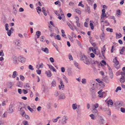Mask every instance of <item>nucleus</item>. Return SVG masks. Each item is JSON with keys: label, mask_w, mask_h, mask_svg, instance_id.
Masks as SVG:
<instances>
[{"label": "nucleus", "mask_w": 125, "mask_h": 125, "mask_svg": "<svg viewBox=\"0 0 125 125\" xmlns=\"http://www.w3.org/2000/svg\"><path fill=\"white\" fill-rule=\"evenodd\" d=\"M107 104H108V106H109V105L110 104L111 105H112L113 104V103L112 100L111 99H109L107 102Z\"/></svg>", "instance_id": "12"}, {"label": "nucleus", "mask_w": 125, "mask_h": 125, "mask_svg": "<svg viewBox=\"0 0 125 125\" xmlns=\"http://www.w3.org/2000/svg\"><path fill=\"white\" fill-rule=\"evenodd\" d=\"M13 13L15 15H16L17 13V11L16 9V8L14 6H13Z\"/></svg>", "instance_id": "28"}, {"label": "nucleus", "mask_w": 125, "mask_h": 125, "mask_svg": "<svg viewBox=\"0 0 125 125\" xmlns=\"http://www.w3.org/2000/svg\"><path fill=\"white\" fill-rule=\"evenodd\" d=\"M17 74V72L16 71H15L13 73L12 75V77L13 78H15L16 77V75Z\"/></svg>", "instance_id": "33"}, {"label": "nucleus", "mask_w": 125, "mask_h": 125, "mask_svg": "<svg viewBox=\"0 0 125 125\" xmlns=\"http://www.w3.org/2000/svg\"><path fill=\"white\" fill-rule=\"evenodd\" d=\"M60 84L61 85V86L62 88H63L64 87V85L63 84V81L62 80L60 81Z\"/></svg>", "instance_id": "39"}, {"label": "nucleus", "mask_w": 125, "mask_h": 125, "mask_svg": "<svg viewBox=\"0 0 125 125\" xmlns=\"http://www.w3.org/2000/svg\"><path fill=\"white\" fill-rule=\"evenodd\" d=\"M49 67L50 69L51 70H53V72H56V69L52 65H49Z\"/></svg>", "instance_id": "13"}, {"label": "nucleus", "mask_w": 125, "mask_h": 125, "mask_svg": "<svg viewBox=\"0 0 125 125\" xmlns=\"http://www.w3.org/2000/svg\"><path fill=\"white\" fill-rule=\"evenodd\" d=\"M65 98V95L64 94H61L59 96V98L61 99H64Z\"/></svg>", "instance_id": "20"}, {"label": "nucleus", "mask_w": 125, "mask_h": 125, "mask_svg": "<svg viewBox=\"0 0 125 125\" xmlns=\"http://www.w3.org/2000/svg\"><path fill=\"white\" fill-rule=\"evenodd\" d=\"M69 58L70 60H73V57L71 55H69Z\"/></svg>", "instance_id": "57"}, {"label": "nucleus", "mask_w": 125, "mask_h": 125, "mask_svg": "<svg viewBox=\"0 0 125 125\" xmlns=\"http://www.w3.org/2000/svg\"><path fill=\"white\" fill-rule=\"evenodd\" d=\"M61 71L62 72H64L65 71V68L63 67H62L61 68Z\"/></svg>", "instance_id": "59"}, {"label": "nucleus", "mask_w": 125, "mask_h": 125, "mask_svg": "<svg viewBox=\"0 0 125 125\" xmlns=\"http://www.w3.org/2000/svg\"><path fill=\"white\" fill-rule=\"evenodd\" d=\"M116 39L120 38L122 37V35L121 33L118 34L117 33H116Z\"/></svg>", "instance_id": "16"}, {"label": "nucleus", "mask_w": 125, "mask_h": 125, "mask_svg": "<svg viewBox=\"0 0 125 125\" xmlns=\"http://www.w3.org/2000/svg\"><path fill=\"white\" fill-rule=\"evenodd\" d=\"M121 13L120 10H118L117 11V14L118 15H120L121 14Z\"/></svg>", "instance_id": "52"}, {"label": "nucleus", "mask_w": 125, "mask_h": 125, "mask_svg": "<svg viewBox=\"0 0 125 125\" xmlns=\"http://www.w3.org/2000/svg\"><path fill=\"white\" fill-rule=\"evenodd\" d=\"M61 32L62 34V36L63 37H64L66 36V35L64 34L65 32L63 30H61Z\"/></svg>", "instance_id": "34"}, {"label": "nucleus", "mask_w": 125, "mask_h": 125, "mask_svg": "<svg viewBox=\"0 0 125 125\" xmlns=\"http://www.w3.org/2000/svg\"><path fill=\"white\" fill-rule=\"evenodd\" d=\"M76 22L77 23V26L78 27H80V23H79V21H76Z\"/></svg>", "instance_id": "48"}, {"label": "nucleus", "mask_w": 125, "mask_h": 125, "mask_svg": "<svg viewBox=\"0 0 125 125\" xmlns=\"http://www.w3.org/2000/svg\"><path fill=\"white\" fill-rule=\"evenodd\" d=\"M108 68L109 74L113 73L112 69L109 66H108Z\"/></svg>", "instance_id": "38"}, {"label": "nucleus", "mask_w": 125, "mask_h": 125, "mask_svg": "<svg viewBox=\"0 0 125 125\" xmlns=\"http://www.w3.org/2000/svg\"><path fill=\"white\" fill-rule=\"evenodd\" d=\"M89 116L92 119L94 120L95 119V116L93 114H91Z\"/></svg>", "instance_id": "30"}, {"label": "nucleus", "mask_w": 125, "mask_h": 125, "mask_svg": "<svg viewBox=\"0 0 125 125\" xmlns=\"http://www.w3.org/2000/svg\"><path fill=\"white\" fill-rule=\"evenodd\" d=\"M56 39H57L58 40H60L61 39V38L60 36L59 35H57L56 37L55 38Z\"/></svg>", "instance_id": "32"}, {"label": "nucleus", "mask_w": 125, "mask_h": 125, "mask_svg": "<svg viewBox=\"0 0 125 125\" xmlns=\"http://www.w3.org/2000/svg\"><path fill=\"white\" fill-rule=\"evenodd\" d=\"M90 25L91 27V28L92 30H93L94 28L93 25V23H94V22L92 21H90Z\"/></svg>", "instance_id": "15"}, {"label": "nucleus", "mask_w": 125, "mask_h": 125, "mask_svg": "<svg viewBox=\"0 0 125 125\" xmlns=\"http://www.w3.org/2000/svg\"><path fill=\"white\" fill-rule=\"evenodd\" d=\"M121 111L123 113H125V109L123 107H121L120 108Z\"/></svg>", "instance_id": "46"}, {"label": "nucleus", "mask_w": 125, "mask_h": 125, "mask_svg": "<svg viewBox=\"0 0 125 125\" xmlns=\"http://www.w3.org/2000/svg\"><path fill=\"white\" fill-rule=\"evenodd\" d=\"M86 80L85 79H83L82 81V83L83 84H85L86 83Z\"/></svg>", "instance_id": "45"}, {"label": "nucleus", "mask_w": 125, "mask_h": 125, "mask_svg": "<svg viewBox=\"0 0 125 125\" xmlns=\"http://www.w3.org/2000/svg\"><path fill=\"white\" fill-rule=\"evenodd\" d=\"M82 1H80L79 3V4L78 5V6H81L82 7H84V5L82 4Z\"/></svg>", "instance_id": "37"}, {"label": "nucleus", "mask_w": 125, "mask_h": 125, "mask_svg": "<svg viewBox=\"0 0 125 125\" xmlns=\"http://www.w3.org/2000/svg\"><path fill=\"white\" fill-rule=\"evenodd\" d=\"M5 29L6 31H8V27L9 26L8 24L7 23H6L5 25Z\"/></svg>", "instance_id": "44"}, {"label": "nucleus", "mask_w": 125, "mask_h": 125, "mask_svg": "<svg viewBox=\"0 0 125 125\" xmlns=\"http://www.w3.org/2000/svg\"><path fill=\"white\" fill-rule=\"evenodd\" d=\"M92 111L93 113H94L96 114H98V111L96 109L92 108Z\"/></svg>", "instance_id": "14"}, {"label": "nucleus", "mask_w": 125, "mask_h": 125, "mask_svg": "<svg viewBox=\"0 0 125 125\" xmlns=\"http://www.w3.org/2000/svg\"><path fill=\"white\" fill-rule=\"evenodd\" d=\"M106 15L105 13H102L101 16V19H103V18H104L106 17Z\"/></svg>", "instance_id": "24"}, {"label": "nucleus", "mask_w": 125, "mask_h": 125, "mask_svg": "<svg viewBox=\"0 0 125 125\" xmlns=\"http://www.w3.org/2000/svg\"><path fill=\"white\" fill-rule=\"evenodd\" d=\"M41 50L42 51L45 52L47 54L49 53V50L47 48H42Z\"/></svg>", "instance_id": "7"}, {"label": "nucleus", "mask_w": 125, "mask_h": 125, "mask_svg": "<svg viewBox=\"0 0 125 125\" xmlns=\"http://www.w3.org/2000/svg\"><path fill=\"white\" fill-rule=\"evenodd\" d=\"M68 117L66 116H64L62 119V124H64L67 123L66 121L68 119Z\"/></svg>", "instance_id": "4"}, {"label": "nucleus", "mask_w": 125, "mask_h": 125, "mask_svg": "<svg viewBox=\"0 0 125 125\" xmlns=\"http://www.w3.org/2000/svg\"><path fill=\"white\" fill-rule=\"evenodd\" d=\"M42 12L43 13L44 15L45 16H46L47 15V13H46V10L44 7H43L42 8Z\"/></svg>", "instance_id": "19"}, {"label": "nucleus", "mask_w": 125, "mask_h": 125, "mask_svg": "<svg viewBox=\"0 0 125 125\" xmlns=\"http://www.w3.org/2000/svg\"><path fill=\"white\" fill-rule=\"evenodd\" d=\"M20 78L22 80H23L24 79V77L23 76L21 75L20 76Z\"/></svg>", "instance_id": "64"}, {"label": "nucleus", "mask_w": 125, "mask_h": 125, "mask_svg": "<svg viewBox=\"0 0 125 125\" xmlns=\"http://www.w3.org/2000/svg\"><path fill=\"white\" fill-rule=\"evenodd\" d=\"M105 37V34L103 33L101 35L100 37V38L102 41H103Z\"/></svg>", "instance_id": "17"}, {"label": "nucleus", "mask_w": 125, "mask_h": 125, "mask_svg": "<svg viewBox=\"0 0 125 125\" xmlns=\"http://www.w3.org/2000/svg\"><path fill=\"white\" fill-rule=\"evenodd\" d=\"M14 109V104H10L9 106V109L8 110V111L9 113H11L13 112Z\"/></svg>", "instance_id": "3"}, {"label": "nucleus", "mask_w": 125, "mask_h": 125, "mask_svg": "<svg viewBox=\"0 0 125 125\" xmlns=\"http://www.w3.org/2000/svg\"><path fill=\"white\" fill-rule=\"evenodd\" d=\"M103 81L105 82H107V81L108 80L107 77H103L102 79Z\"/></svg>", "instance_id": "31"}, {"label": "nucleus", "mask_w": 125, "mask_h": 125, "mask_svg": "<svg viewBox=\"0 0 125 125\" xmlns=\"http://www.w3.org/2000/svg\"><path fill=\"white\" fill-rule=\"evenodd\" d=\"M67 24L69 26V27H70V28L73 31L74 29H73V28L72 26V25L70 24L68 22H67Z\"/></svg>", "instance_id": "25"}, {"label": "nucleus", "mask_w": 125, "mask_h": 125, "mask_svg": "<svg viewBox=\"0 0 125 125\" xmlns=\"http://www.w3.org/2000/svg\"><path fill=\"white\" fill-rule=\"evenodd\" d=\"M13 63L15 64H17L18 63V61L17 60L16 57L15 56H13Z\"/></svg>", "instance_id": "10"}, {"label": "nucleus", "mask_w": 125, "mask_h": 125, "mask_svg": "<svg viewBox=\"0 0 125 125\" xmlns=\"http://www.w3.org/2000/svg\"><path fill=\"white\" fill-rule=\"evenodd\" d=\"M78 44L79 46L82 48L83 47L82 45V44L80 42H78Z\"/></svg>", "instance_id": "55"}, {"label": "nucleus", "mask_w": 125, "mask_h": 125, "mask_svg": "<svg viewBox=\"0 0 125 125\" xmlns=\"http://www.w3.org/2000/svg\"><path fill=\"white\" fill-rule=\"evenodd\" d=\"M113 62L116 65L118 64H119V62L117 60V57H115V59H114Z\"/></svg>", "instance_id": "9"}, {"label": "nucleus", "mask_w": 125, "mask_h": 125, "mask_svg": "<svg viewBox=\"0 0 125 125\" xmlns=\"http://www.w3.org/2000/svg\"><path fill=\"white\" fill-rule=\"evenodd\" d=\"M27 108L31 112H32L33 111V109L32 108H31L29 106H28L27 107Z\"/></svg>", "instance_id": "47"}, {"label": "nucleus", "mask_w": 125, "mask_h": 125, "mask_svg": "<svg viewBox=\"0 0 125 125\" xmlns=\"http://www.w3.org/2000/svg\"><path fill=\"white\" fill-rule=\"evenodd\" d=\"M45 37L44 36H42L40 39V40L42 42H43L44 39L45 38Z\"/></svg>", "instance_id": "50"}, {"label": "nucleus", "mask_w": 125, "mask_h": 125, "mask_svg": "<svg viewBox=\"0 0 125 125\" xmlns=\"http://www.w3.org/2000/svg\"><path fill=\"white\" fill-rule=\"evenodd\" d=\"M98 104L97 103H96L95 104L93 105L92 107V108L96 109V108H98Z\"/></svg>", "instance_id": "18"}, {"label": "nucleus", "mask_w": 125, "mask_h": 125, "mask_svg": "<svg viewBox=\"0 0 125 125\" xmlns=\"http://www.w3.org/2000/svg\"><path fill=\"white\" fill-rule=\"evenodd\" d=\"M24 116L25 118L27 119H29V116L27 115L24 114Z\"/></svg>", "instance_id": "60"}, {"label": "nucleus", "mask_w": 125, "mask_h": 125, "mask_svg": "<svg viewBox=\"0 0 125 125\" xmlns=\"http://www.w3.org/2000/svg\"><path fill=\"white\" fill-rule=\"evenodd\" d=\"M3 50H1L0 52V56H4V53L3 52Z\"/></svg>", "instance_id": "40"}, {"label": "nucleus", "mask_w": 125, "mask_h": 125, "mask_svg": "<svg viewBox=\"0 0 125 125\" xmlns=\"http://www.w3.org/2000/svg\"><path fill=\"white\" fill-rule=\"evenodd\" d=\"M25 105L23 104H20L18 108V111L21 112V115L22 116H24L25 114V112L24 110H25L24 108Z\"/></svg>", "instance_id": "2"}, {"label": "nucleus", "mask_w": 125, "mask_h": 125, "mask_svg": "<svg viewBox=\"0 0 125 125\" xmlns=\"http://www.w3.org/2000/svg\"><path fill=\"white\" fill-rule=\"evenodd\" d=\"M121 74L122 77H124L125 75V73L124 72H122L121 73Z\"/></svg>", "instance_id": "63"}, {"label": "nucleus", "mask_w": 125, "mask_h": 125, "mask_svg": "<svg viewBox=\"0 0 125 125\" xmlns=\"http://www.w3.org/2000/svg\"><path fill=\"white\" fill-rule=\"evenodd\" d=\"M23 93L24 94H26L28 93V91L26 90L23 89L22 90Z\"/></svg>", "instance_id": "56"}, {"label": "nucleus", "mask_w": 125, "mask_h": 125, "mask_svg": "<svg viewBox=\"0 0 125 125\" xmlns=\"http://www.w3.org/2000/svg\"><path fill=\"white\" fill-rule=\"evenodd\" d=\"M50 61L52 62H54V60L51 57L50 58Z\"/></svg>", "instance_id": "61"}, {"label": "nucleus", "mask_w": 125, "mask_h": 125, "mask_svg": "<svg viewBox=\"0 0 125 125\" xmlns=\"http://www.w3.org/2000/svg\"><path fill=\"white\" fill-rule=\"evenodd\" d=\"M37 12L38 13H40L41 10V8L39 7H38L36 9Z\"/></svg>", "instance_id": "26"}, {"label": "nucleus", "mask_w": 125, "mask_h": 125, "mask_svg": "<svg viewBox=\"0 0 125 125\" xmlns=\"http://www.w3.org/2000/svg\"><path fill=\"white\" fill-rule=\"evenodd\" d=\"M11 33L12 31H11V30H8L7 31V34L9 36H10Z\"/></svg>", "instance_id": "36"}, {"label": "nucleus", "mask_w": 125, "mask_h": 125, "mask_svg": "<svg viewBox=\"0 0 125 125\" xmlns=\"http://www.w3.org/2000/svg\"><path fill=\"white\" fill-rule=\"evenodd\" d=\"M96 81L100 83H103V82L101 81L99 79H96Z\"/></svg>", "instance_id": "49"}, {"label": "nucleus", "mask_w": 125, "mask_h": 125, "mask_svg": "<svg viewBox=\"0 0 125 125\" xmlns=\"http://www.w3.org/2000/svg\"><path fill=\"white\" fill-rule=\"evenodd\" d=\"M20 41L19 40L16 41L15 42V44L17 46H19L20 45Z\"/></svg>", "instance_id": "23"}, {"label": "nucleus", "mask_w": 125, "mask_h": 125, "mask_svg": "<svg viewBox=\"0 0 125 125\" xmlns=\"http://www.w3.org/2000/svg\"><path fill=\"white\" fill-rule=\"evenodd\" d=\"M77 104L75 103L73 104L72 105V108L73 110H75L77 109Z\"/></svg>", "instance_id": "11"}, {"label": "nucleus", "mask_w": 125, "mask_h": 125, "mask_svg": "<svg viewBox=\"0 0 125 125\" xmlns=\"http://www.w3.org/2000/svg\"><path fill=\"white\" fill-rule=\"evenodd\" d=\"M91 43L92 44V45L94 47H95L96 46V43L94 42H92V41L91 42Z\"/></svg>", "instance_id": "42"}, {"label": "nucleus", "mask_w": 125, "mask_h": 125, "mask_svg": "<svg viewBox=\"0 0 125 125\" xmlns=\"http://www.w3.org/2000/svg\"><path fill=\"white\" fill-rule=\"evenodd\" d=\"M90 56L92 58H93L95 56V55L93 53H92L90 54Z\"/></svg>", "instance_id": "62"}, {"label": "nucleus", "mask_w": 125, "mask_h": 125, "mask_svg": "<svg viewBox=\"0 0 125 125\" xmlns=\"http://www.w3.org/2000/svg\"><path fill=\"white\" fill-rule=\"evenodd\" d=\"M99 85L102 88L104 87L105 86L104 83L103 82V83H101V84H99Z\"/></svg>", "instance_id": "53"}, {"label": "nucleus", "mask_w": 125, "mask_h": 125, "mask_svg": "<svg viewBox=\"0 0 125 125\" xmlns=\"http://www.w3.org/2000/svg\"><path fill=\"white\" fill-rule=\"evenodd\" d=\"M36 34L37 36V38H39L41 34V32L40 31H38L36 32Z\"/></svg>", "instance_id": "21"}, {"label": "nucleus", "mask_w": 125, "mask_h": 125, "mask_svg": "<svg viewBox=\"0 0 125 125\" xmlns=\"http://www.w3.org/2000/svg\"><path fill=\"white\" fill-rule=\"evenodd\" d=\"M23 124L24 125H29L28 122L26 121H24L23 122Z\"/></svg>", "instance_id": "43"}, {"label": "nucleus", "mask_w": 125, "mask_h": 125, "mask_svg": "<svg viewBox=\"0 0 125 125\" xmlns=\"http://www.w3.org/2000/svg\"><path fill=\"white\" fill-rule=\"evenodd\" d=\"M51 84V87H56V81L54 80H53Z\"/></svg>", "instance_id": "8"}, {"label": "nucleus", "mask_w": 125, "mask_h": 125, "mask_svg": "<svg viewBox=\"0 0 125 125\" xmlns=\"http://www.w3.org/2000/svg\"><path fill=\"white\" fill-rule=\"evenodd\" d=\"M121 90V88L120 87H117L115 90V92H117L119 90Z\"/></svg>", "instance_id": "51"}, {"label": "nucleus", "mask_w": 125, "mask_h": 125, "mask_svg": "<svg viewBox=\"0 0 125 125\" xmlns=\"http://www.w3.org/2000/svg\"><path fill=\"white\" fill-rule=\"evenodd\" d=\"M76 12L79 14H80L81 13V11L78 9H77L76 10Z\"/></svg>", "instance_id": "35"}, {"label": "nucleus", "mask_w": 125, "mask_h": 125, "mask_svg": "<svg viewBox=\"0 0 125 125\" xmlns=\"http://www.w3.org/2000/svg\"><path fill=\"white\" fill-rule=\"evenodd\" d=\"M80 60L82 61L85 63L87 65L90 64V62L86 56L84 54H82L80 56Z\"/></svg>", "instance_id": "1"}, {"label": "nucleus", "mask_w": 125, "mask_h": 125, "mask_svg": "<svg viewBox=\"0 0 125 125\" xmlns=\"http://www.w3.org/2000/svg\"><path fill=\"white\" fill-rule=\"evenodd\" d=\"M25 88L27 90H29L30 88V86L28 84H26L25 86Z\"/></svg>", "instance_id": "29"}, {"label": "nucleus", "mask_w": 125, "mask_h": 125, "mask_svg": "<svg viewBox=\"0 0 125 125\" xmlns=\"http://www.w3.org/2000/svg\"><path fill=\"white\" fill-rule=\"evenodd\" d=\"M41 70H38L36 71V72L38 74H40L41 73Z\"/></svg>", "instance_id": "58"}, {"label": "nucleus", "mask_w": 125, "mask_h": 125, "mask_svg": "<svg viewBox=\"0 0 125 125\" xmlns=\"http://www.w3.org/2000/svg\"><path fill=\"white\" fill-rule=\"evenodd\" d=\"M125 79L124 77H122L120 79V81L121 82L124 83L125 82Z\"/></svg>", "instance_id": "27"}, {"label": "nucleus", "mask_w": 125, "mask_h": 125, "mask_svg": "<svg viewBox=\"0 0 125 125\" xmlns=\"http://www.w3.org/2000/svg\"><path fill=\"white\" fill-rule=\"evenodd\" d=\"M45 74L47 76L49 77H51L52 75L50 71L49 70H48L46 71L45 72Z\"/></svg>", "instance_id": "6"}, {"label": "nucleus", "mask_w": 125, "mask_h": 125, "mask_svg": "<svg viewBox=\"0 0 125 125\" xmlns=\"http://www.w3.org/2000/svg\"><path fill=\"white\" fill-rule=\"evenodd\" d=\"M18 60L22 63H24L25 61V59L24 57H20L19 58Z\"/></svg>", "instance_id": "5"}, {"label": "nucleus", "mask_w": 125, "mask_h": 125, "mask_svg": "<svg viewBox=\"0 0 125 125\" xmlns=\"http://www.w3.org/2000/svg\"><path fill=\"white\" fill-rule=\"evenodd\" d=\"M39 68H42L43 67V64L42 63H40L39 65Z\"/></svg>", "instance_id": "54"}, {"label": "nucleus", "mask_w": 125, "mask_h": 125, "mask_svg": "<svg viewBox=\"0 0 125 125\" xmlns=\"http://www.w3.org/2000/svg\"><path fill=\"white\" fill-rule=\"evenodd\" d=\"M28 68L30 69L31 70H34V69L33 68L32 66L31 65H30L29 66Z\"/></svg>", "instance_id": "41"}, {"label": "nucleus", "mask_w": 125, "mask_h": 125, "mask_svg": "<svg viewBox=\"0 0 125 125\" xmlns=\"http://www.w3.org/2000/svg\"><path fill=\"white\" fill-rule=\"evenodd\" d=\"M125 50V48L124 47H123L122 49L120 50V53L121 54H123V53Z\"/></svg>", "instance_id": "22"}]
</instances>
